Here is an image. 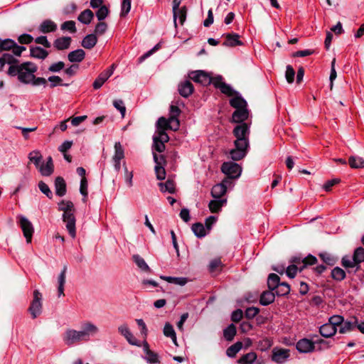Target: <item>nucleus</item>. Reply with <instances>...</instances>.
<instances>
[{
	"instance_id": "nucleus-52",
	"label": "nucleus",
	"mask_w": 364,
	"mask_h": 364,
	"mask_svg": "<svg viewBox=\"0 0 364 364\" xmlns=\"http://www.w3.org/2000/svg\"><path fill=\"white\" fill-rule=\"evenodd\" d=\"M220 90L222 93L229 96H235V95H237V92L235 91L232 87L230 85L226 84L225 82L224 84L221 85V87H220Z\"/></svg>"
},
{
	"instance_id": "nucleus-1",
	"label": "nucleus",
	"mask_w": 364,
	"mask_h": 364,
	"mask_svg": "<svg viewBox=\"0 0 364 364\" xmlns=\"http://www.w3.org/2000/svg\"><path fill=\"white\" fill-rule=\"evenodd\" d=\"M5 64H9L7 74L11 77H17L18 80L25 85L33 86L47 85V80L41 77H36L37 65L32 62L19 63L18 60L10 53H4L0 57V71L3 70Z\"/></svg>"
},
{
	"instance_id": "nucleus-20",
	"label": "nucleus",
	"mask_w": 364,
	"mask_h": 364,
	"mask_svg": "<svg viewBox=\"0 0 364 364\" xmlns=\"http://www.w3.org/2000/svg\"><path fill=\"white\" fill-rule=\"evenodd\" d=\"M71 38L63 36L56 38L53 42L54 47L58 50L68 49L71 43Z\"/></svg>"
},
{
	"instance_id": "nucleus-22",
	"label": "nucleus",
	"mask_w": 364,
	"mask_h": 364,
	"mask_svg": "<svg viewBox=\"0 0 364 364\" xmlns=\"http://www.w3.org/2000/svg\"><path fill=\"white\" fill-rule=\"evenodd\" d=\"M55 193L58 196H63L66 193V183L65 180L58 176L55 178Z\"/></svg>"
},
{
	"instance_id": "nucleus-64",
	"label": "nucleus",
	"mask_w": 364,
	"mask_h": 364,
	"mask_svg": "<svg viewBox=\"0 0 364 364\" xmlns=\"http://www.w3.org/2000/svg\"><path fill=\"white\" fill-rule=\"evenodd\" d=\"M321 259L327 264L333 265L335 263V259L333 257L327 252H323L319 254Z\"/></svg>"
},
{
	"instance_id": "nucleus-38",
	"label": "nucleus",
	"mask_w": 364,
	"mask_h": 364,
	"mask_svg": "<svg viewBox=\"0 0 364 364\" xmlns=\"http://www.w3.org/2000/svg\"><path fill=\"white\" fill-rule=\"evenodd\" d=\"M280 283V278L277 274L272 273L269 275L267 279V286L270 290H274Z\"/></svg>"
},
{
	"instance_id": "nucleus-59",
	"label": "nucleus",
	"mask_w": 364,
	"mask_h": 364,
	"mask_svg": "<svg viewBox=\"0 0 364 364\" xmlns=\"http://www.w3.org/2000/svg\"><path fill=\"white\" fill-rule=\"evenodd\" d=\"M301 266L297 264H291L286 267V274L290 278H294L296 274L297 270H300Z\"/></svg>"
},
{
	"instance_id": "nucleus-37",
	"label": "nucleus",
	"mask_w": 364,
	"mask_h": 364,
	"mask_svg": "<svg viewBox=\"0 0 364 364\" xmlns=\"http://www.w3.org/2000/svg\"><path fill=\"white\" fill-rule=\"evenodd\" d=\"M348 164L352 168H364V160L359 156H350Z\"/></svg>"
},
{
	"instance_id": "nucleus-10",
	"label": "nucleus",
	"mask_w": 364,
	"mask_h": 364,
	"mask_svg": "<svg viewBox=\"0 0 364 364\" xmlns=\"http://www.w3.org/2000/svg\"><path fill=\"white\" fill-rule=\"evenodd\" d=\"M154 159L156 164L155 166L156 178L160 181L164 180L166 178V171L162 166V162H165L164 157L162 155L159 157L156 154H154Z\"/></svg>"
},
{
	"instance_id": "nucleus-34",
	"label": "nucleus",
	"mask_w": 364,
	"mask_h": 364,
	"mask_svg": "<svg viewBox=\"0 0 364 364\" xmlns=\"http://www.w3.org/2000/svg\"><path fill=\"white\" fill-rule=\"evenodd\" d=\"M159 186L163 193H173L175 192V183L173 180L168 179L165 183H159Z\"/></svg>"
},
{
	"instance_id": "nucleus-16",
	"label": "nucleus",
	"mask_w": 364,
	"mask_h": 364,
	"mask_svg": "<svg viewBox=\"0 0 364 364\" xmlns=\"http://www.w3.org/2000/svg\"><path fill=\"white\" fill-rule=\"evenodd\" d=\"M178 90L182 97L187 98L193 92L194 87L189 80H185L178 85Z\"/></svg>"
},
{
	"instance_id": "nucleus-18",
	"label": "nucleus",
	"mask_w": 364,
	"mask_h": 364,
	"mask_svg": "<svg viewBox=\"0 0 364 364\" xmlns=\"http://www.w3.org/2000/svg\"><path fill=\"white\" fill-rule=\"evenodd\" d=\"M225 41L223 42V46L235 47L236 46L242 45V42L240 40V36L237 33H228L225 35Z\"/></svg>"
},
{
	"instance_id": "nucleus-45",
	"label": "nucleus",
	"mask_w": 364,
	"mask_h": 364,
	"mask_svg": "<svg viewBox=\"0 0 364 364\" xmlns=\"http://www.w3.org/2000/svg\"><path fill=\"white\" fill-rule=\"evenodd\" d=\"M186 18V6L181 7L180 9L176 11V16L173 14V21L175 26H177L176 19L178 18L181 24H183Z\"/></svg>"
},
{
	"instance_id": "nucleus-8",
	"label": "nucleus",
	"mask_w": 364,
	"mask_h": 364,
	"mask_svg": "<svg viewBox=\"0 0 364 364\" xmlns=\"http://www.w3.org/2000/svg\"><path fill=\"white\" fill-rule=\"evenodd\" d=\"M18 223L23 231V236L26 237V242L30 243L31 242L32 236L34 232L33 226L31 222L29 221L28 219L23 215L18 216Z\"/></svg>"
},
{
	"instance_id": "nucleus-48",
	"label": "nucleus",
	"mask_w": 364,
	"mask_h": 364,
	"mask_svg": "<svg viewBox=\"0 0 364 364\" xmlns=\"http://www.w3.org/2000/svg\"><path fill=\"white\" fill-rule=\"evenodd\" d=\"M341 264L345 268H353L358 265L353 255L352 258L349 256H344L342 258Z\"/></svg>"
},
{
	"instance_id": "nucleus-50",
	"label": "nucleus",
	"mask_w": 364,
	"mask_h": 364,
	"mask_svg": "<svg viewBox=\"0 0 364 364\" xmlns=\"http://www.w3.org/2000/svg\"><path fill=\"white\" fill-rule=\"evenodd\" d=\"M272 346V341L268 338H264L258 343V348L261 351H265L270 348Z\"/></svg>"
},
{
	"instance_id": "nucleus-43",
	"label": "nucleus",
	"mask_w": 364,
	"mask_h": 364,
	"mask_svg": "<svg viewBox=\"0 0 364 364\" xmlns=\"http://www.w3.org/2000/svg\"><path fill=\"white\" fill-rule=\"evenodd\" d=\"M124 157V149L120 142H116L114 144V154L113 161H121Z\"/></svg>"
},
{
	"instance_id": "nucleus-5",
	"label": "nucleus",
	"mask_w": 364,
	"mask_h": 364,
	"mask_svg": "<svg viewBox=\"0 0 364 364\" xmlns=\"http://www.w3.org/2000/svg\"><path fill=\"white\" fill-rule=\"evenodd\" d=\"M26 48L23 46H18L14 40L10 38L1 39L0 38V53L3 51L11 50L12 53L17 57L21 56L23 51L26 50Z\"/></svg>"
},
{
	"instance_id": "nucleus-19",
	"label": "nucleus",
	"mask_w": 364,
	"mask_h": 364,
	"mask_svg": "<svg viewBox=\"0 0 364 364\" xmlns=\"http://www.w3.org/2000/svg\"><path fill=\"white\" fill-rule=\"evenodd\" d=\"M111 76V70H104L102 72L94 81L92 85L93 88L95 90L100 89Z\"/></svg>"
},
{
	"instance_id": "nucleus-33",
	"label": "nucleus",
	"mask_w": 364,
	"mask_h": 364,
	"mask_svg": "<svg viewBox=\"0 0 364 364\" xmlns=\"http://www.w3.org/2000/svg\"><path fill=\"white\" fill-rule=\"evenodd\" d=\"M160 278L164 281L168 282V283L177 284L179 286H184L188 282V279L186 277L161 276Z\"/></svg>"
},
{
	"instance_id": "nucleus-13",
	"label": "nucleus",
	"mask_w": 364,
	"mask_h": 364,
	"mask_svg": "<svg viewBox=\"0 0 364 364\" xmlns=\"http://www.w3.org/2000/svg\"><path fill=\"white\" fill-rule=\"evenodd\" d=\"M289 356V350L276 349L272 350V360L277 363H283Z\"/></svg>"
},
{
	"instance_id": "nucleus-62",
	"label": "nucleus",
	"mask_w": 364,
	"mask_h": 364,
	"mask_svg": "<svg viewBox=\"0 0 364 364\" xmlns=\"http://www.w3.org/2000/svg\"><path fill=\"white\" fill-rule=\"evenodd\" d=\"M107 28V24L105 22H102V21L99 22L95 28V35L102 36L103 35Z\"/></svg>"
},
{
	"instance_id": "nucleus-35",
	"label": "nucleus",
	"mask_w": 364,
	"mask_h": 364,
	"mask_svg": "<svg viewBox=\"0 0 364 364\" xmlns=\"http://www.w3.org/2000/svg\"><path fill=\"white\" fill-rule=\"evenodd\" d=\"M257 358V354L255 352H250L241 356L237 363L239 364H252Z\"/></svg>"
},
{
	"instance_id": "nucleus-15",
	"label": "nucleus",
	"mask_w": 364,
	"mask_h": 364,
	"mask_svg": "<svg viewBox=\"0 0 364 364\" xmlns=\"http://www.w3.org/2000/svg\"><path fill=\"white\" fill-rule=\"evenodd\" d=\"M296 347L300 353H307L314 350V343L309 339L303 338L297 342Z\"/></svg>"
},
{
	"instance_id": "nucleus-24",
	"label": "nucleus",
	"mask_w": 364,
	"mask_h": 364,
	"mask_svg": "<svg viewBox=\"0 0 364 364\" xmlns=\"http://www.w3.org/2000/svg\"><path fill=\"white\" fill-rule=\"evenodd\" d=\"M226 203L225 198H215L209 202L208 208L211 213H218Z\"/></svg>"
},
{
	"instance_id": "nucleus-41",
	"label": "nucleus",
	"mask_w": 364,
	"mask_h": 364,
	"mask_svg": "<svg viewBox=\"0 0 364 364\" xmlns=\"http://www.w3.org/2000/svg\"><path fill=\"white\" fill-rule=\"evenodd\" d=\"M236 327L234 324H230L227 328H225L223 331L224 338L228 341H231L233 340L235 334H236Z\"/></svg>"
},
{
	"instance_id": "nucleus-29",
	"label": "nucleus",
	"mask_w": 364,
	"mask_h": 364,
	"mask_svg": "<svg viewBox=\"0 0 364 364\" xmlns=\"http://www.w3.org/2000/svg\"><path fill=\"white\" fill-rule=\"evenodd\" d=\"M357 323L358 321L355 318H353V321H343V323L341 324L339 333H346L347 332L354 330L356 328Z\"/></svg>"
},
{
	"instance_id": "nucleus-11",
	"label": "nucleus",
	"mask_w": 364,
	"mask_h": 364,
	"mask_svg": "<svg viewBox=\"0 0 364 364\" xmlns=\"http://www.w3.org/2000/svg\"><path fill=\"white\" fill-rule=\"evenodd\" d=\"M57 29V23L51 19L43 20L38 27V32L43 34L55 32Z\"/></svg>"
},
{
	"instance_id": "nucleus-14",
	"label": "nucleus",
	"mask_w": 364,
	"mask_h": 364,
	"mask_svg": "<svg viewBox=\"0 0 364 364\" xmlns=\"http://www.w3.org/2000/svg\"><path fill=\"white\" fill-rule=\"evenodd\" d=\"M170 122L173 123L172 128L173 129V131H176L179 129L180 127V122L178 119V116L181 113V109L178 108V107L171 105L170 106Z\"/></svg>"
},
{
	"instance_id": "nucleus-61",
	"label": "nucleus",
	"mask_w": 364,
	"mask_h": 364,
	"mask_svg": "<svg viewBox=\"0 0 364 364\" xmlns=\"http://www.w3.org/2000/svg\"><path fill=\"white\" fill-rule=\"evenodd\" d=\"M114 107L120 112L122 117H124L126 113V107L122 100H116L113 102Z\"/></svg>"
},
{
	"instance_id": "nucleus-6",
	"label": "nucleus",
	"mask_w": 364,
	"mask_h": 364,
	"mask_svg": "<svg viewBox=\"0 0 364 364\" xmlns=\"http://www.w3.org/2000/svg\"><path fill=\"white\" fill-rule=\"evenodd\" d=\"M43 296L41 293L38 290H34L33 299L31 302L30 306L28 307V312L30 313L32 318H36L39 316L42 313Z\"/></svg>"
},
{
	"instance_id": "nucleus-26",
	"label": "nucleus",
	"mask_w": 364,
	"mask_h": 364,
	"mask_svg": "<svg viewBox=\"0 0 364 364\" xmlns=\"http://www.w3.org/2000/svg\"><path fill=\"white\" fill-rule=\"evenodd\" d=\"M85 53L82 49H77L70 52L68 58L71 63H80L85 58Z\"/></svg>"
},
{
	"instance_id": "nucleus-40",
	"label": "nucleus",
	"mask_w": 364,
	"mask_h": 364,
	"mask_svg": "<svg viewBox=\"0 0 364 364\" xmlns=\"http://www.w3.org/2000/svg\"><path fill=\"white\" fill-rule=\"evenodd\" d=\"M164 334L165 336L171 338L173 342L177 345L176 343V335L175 331L171 324L166 323L164 327Z\"/></svg>"
},
{
	"instance_id": "nucleus-28",
	"label": "nucleus",
	"mask_w": 364,
	"mask_h": 364,
	"mask_svg": "<svg viewBox=\"0 0 364 364\" xmlns=\"http://www.w3.org/2000/svg\"><path fill=\"white\" fill-rule=\"evenodd\" d=\"M235 96L230 100V105L231 107L238 109H243L247 107V102L240 95H235Z\"/></svg>"
},
{
	"instance_id": "nucleus-36",
	"label": "nucleus",
	"mask_w": 364,
	"mask_h": 364,
	"mask_svg": "<svg viewBox=\"0 0 364 364\" xmlns=\"http://www.w3.org/2000/svg\"><path fill=\"white\" fill-rule=\"evenodd\" d=\"M172 126L173 123L170 122V118H168V119H166L164 117H160L158 119L156 124L157 130H166L168 129L173 130Z\"/></svg>"
},
{
	"instance_id": "nucleus-44",
	"label": "nucleus",
	"mask_w": 364,
	"mask_h": 364,
	"mask_svg": "<svg viewBox=\"0 0 364 364\" xmlns=\"http://www.w3.org/2000/svg\"><path fill=\"white\" fill-rule=\"evenodd\" d=\"M242 343L240 341L235 343V344L230 346L227 350L226 354L230 358H234L236 354L241 350Z\"/></svg>"
},
{
	"instance_id": "nucleus-57",
	"label": "nucleus",
	"mask_w": 364,
	"mask_h": 364,
	"mask_svg": "<svg viewBox=\"0 0 364 364\" xmlns=\"http://www.w3.org/2000/svg\"><path fill=\"white\" fill-rule=\"evenodd\" d=\"M317 262L316 257L309 255L303 258V264L300 267V271H302L306 266L314 264Z\"/></svg>"
},
{
	"instance_id": "nucleus-2",
	"label": "nucleus",
	"mask_w": 364,
	"mask_h": 364,
	"mask_svg": "<svg viewBox=\"0 0 364 364\" xmlns=\"http://www.w3.org/2000/svg\"><path fill=\"white\" fill-rule=\"evenodd\" d=\"M232 133L236 139L234 141L235 149L230 151V157L233 161H239L247 154L250 127L247 123H241L234 128Z\"/></svg>"
},
{
	"instance_id": "nucleus-56",
	"label": "nucleus",
	"mask_w": 364,
	"mask_h": 364,
	"mask_svg": "<svg viewBox=\"0 0 364 364\" xmlns=\"http://www.w3.org/2000/svg\"><path fill=\"white\" fill-rule=\"evenodd\" d=\"M38 188L40 191L43 193H44L48 198L51 199L53 198V193L46 183H44L43 181H40L38 183Z\"/></svg>"
},
{
	"instance_id": "nucleus-31",
	"label": "nucleus",
	"mask_w": 364,
	"mask_h": 364,
	"mask_svg": "<svg viewBox=\"0 0 364 364\" xmlns=\"http://www.w3.org/2000/svg\"><path fill=\"white\" fill-rule=\"evenodd\" d=\"M97 38L95 34H89L87 35L82 41V46L85 48L91 49L97 43Z\"/></svg>"
},
{
	"instance_id": "nucleus-7",
	"label": "nucleus",
	"mask_w": 364,
	"mask_h": 364,
	"mask_svg": "<svg viewBox=\"0 0 364 364\" xmlns=\"http://www.w3.org/2000/svg\"><path fill=\"white\" fill-rule=\"evenodd\" d=\"M221 171L230 178H237L240 176L242 168L237 164L229 161L223 164Z\"/></svg>"
},
{
	"instance_id": "nucleus-25",
	"label": "nucleus",
	"mask_w": 364,
	"mask_h": 364,
	"mask_svg": "<svg viewBox=\"0 0 364 364\" xmlns=\"http://www.w3.org/2000/svg\"><path fill=\"white\" fill-rule=\"evenodd\" d=\"M30 53L33 58L44 60L48 55V52L39 46L31 47Z\"/></svg>"
},
{
	"instance_id": "nucleus-17",
	"label": "nucleus",
	"mask_w": 364,
	"mask_h": 364,
	"mask_svg": "<svg viewBox=\"0 0 364 364\" xmlns=\"http://www.w3.org/2000/svg\"><path fill=\"white\" fill-rule=\"evenodd\" d=\"M249 116L248 110L246 108L235 109L232 115V121L235 123H244Z\"/></svg>"
},
{
	"instance_id": "nucleus-58",
	"label": "nucleus",
	"mask_w": 364,
	"mask_h": 364,
	"mask_svg": "<svg viewBox=\"0 0 364 364\" xmlns=\"http://www.w3.org/2000/svg\"><path fill=\"white\" fill-rule=\"evenodd\" d=\"M145 359L151 364L159 363V355L152 350L146 354Z\"/></svg>"
},
{
	"instance_id": "nucleus-54",
	"label": "nucleus",
	"mask_w": 364,
	"mask_h": 364,
	"mask_svg": "<svg viewBox=\"0 0 364 364\" xmlns=\"http://www.w3.org/2000/svg\"><path fill=\"white\" fill-rule=\"evenodd\" d=\"M131 9V0H122L120 16H126Z\"/></svg>"
},
{
	"instance_id": "nucleus-32",
	"label": "nucleus",
	"mask_w": 364,
	"mask_h": 364,
	"mask_svg": "<svg viewBox=\"0 0 364 364\" xmlns=\"http://www.w3.org/2000/svg\"><path fill=\"white\" fill-rule=\"evenodd\" d=\"M132 259L137 267L143 272H150L151 269L145 260L139 255H134Z\"/></svg>"
},
{
	"instance_id": "nucleus-49",
	"label": "nucleus",
	"mask_w": 364,
	"mask_h": 364,
	"mask_svg": "<svg viewBox=\"0 0 364 364\" xmlns=\"http://www.w3.org/2000/svg\"><path fill=\"white\" fill-rule=\"evenodd\" d=\"M109 13V10L108 7L105 5L101 6L100 8H98V10L96 11V16L97 19L101 21H103Z\"/></svg>"
},
{
	"instance_id": "nucleus-39",
	"label": "nucleus",
	"mask_w": 364,
	"mask_h": 364,
	"mask_svg": "<svg viewBox=\"0 0 364 364\" xmlns=\"http://www.w3.org/2000/svg\"><path fill=\"white\" fill-rule=\"evenodd\" d=\"M192 231L198 237H203L206 235V231L203 225L200 223H196L192 225Z\"/></svg>"
},
{
	"instance_id": "nucleus-9",
	"label": "nucleus",
	"mask_w": 364,
	"mask_h": 364,
	"mask_svg": "<svg viewBox=\"0 0 364 364\" xmlns=\"http://www.w3.org/2000/svg\"><path fill=\"white\" fill-rule=\"evenodd\" d=\"M189 77L197 83L202 85H208L210 84L211 77L203 70L193 71L189 74Z\"/></svg>"
},
{
	"instance_id": "nucleus-23",
	"label": "nucleus",
	"mask_w": 364,
	"mask_h": 364,
	"mask_svg": "<svg viewBox=\"0 0 364 364\" xmlns=\"http://www.w3.org/2000/svg\"><path fill=\"white\" fill-rule=\"evenodd\" d=\"M336 328L329 323L322 325L319 328L321 335L325 338H330L336 333Z\"/></svg>"
},
{
	"instance_id": "nucleus-46",
	"label": "nucleus",
	"mask_w": 364,
	"mask_h": 364,
	"mask_svg": "<svg viewBox=\"0 0 364 364\" xmlns=\"http://www.w3.org/2000/svg\"><path fill=\"white\" fill-rule=\"evenodd\" d=\"M331 277L334 280L341 282L346 278V272L338 267H334L331 271Z\"/></svg>"
},
{
	"instance_id": "nucleus-53",
	"label": "nucleus",
	"mask_w": 364,
	"mask_h": 364,
	"mask_svg": "<svg viewBox=\"0 0 364 364\" xmlns=\"http://www.w3.org/2000/svg\"><path fill=\"white\" fill-rule=\"evenodd\" d=\"M353 256L355 259L358 264H360L364 262V248L362 247H359L356 248L354 251Z\"/></svg>"
},
{
	"instance_id": "nucleus-4",
	"label": "nucleus",
	"mask_w": 364,
	"mask_h": 364,
	"mask_svg": "<svg viewBox=\"0 0 364 364\" xmlns=\"http://www.w3.org/2000/svg\"><path fill=\"white\" fill-rule=\"evenodd\" d=\"M59 210L63 211V220L65 223L69 235L75 238L76 236L75 217L74 215V205L70 200H62L58 204Z\"/></svg>"
},
{
	"instance_id": "nucleus-27",
	"label": "nucleus",
	"mask_w": 364,
	"mask_h": 364,
	"mask_svg": "<svg viewBox=\"0 0 364 364\" xmlns=\"http://www.w3.org/2000/svg\"><path fill=\"white\" fill-rule=\"evenodd\" d=\"M275 299V293L271 291H264L261 296L259 299V303L262 306H267L272 304Z\"/></svg>"
},
{
	"instance_id": "nucleus-60",
	"label": "nucleus",
	"mask_w": 364,
	"mask_h": 364,
	"mask_svg": "<svg viewBox=\"0 0 364 364\" xmlns=\"http://www.w3.org/2000/svg\"><path fill=\"white\" fill-rule=\"evenodd\" d=\"M259 312V309L257 307H249L245 310V316L247 319L255 318Z\"/></svg>"
},
{
	"instance_id": "nucleus-3",
	"label": "nucleus",
	"mask_w": 364,
	"mask_h": 364,
	"mask_svg": "<svg viewBox=\"0 0 364 364\" xmlns=\"http://www.w3.org/2000/svg\"><path fill=\"white\" fill-rule=\"evenodd\" d=\"M98 331L97 326L90 322H85L82 325V328L80 331L73 328L67 329L63 334V340L65 345L72 346L83 341H90V337L94 336Z\"/></svg>"
},
{
	"instance_id": "nucleus-51",
	"label": "nucleus",
	"mask_w": 364,
	"mask_h": 364,
	"mask_svg": "<svg viewBox=\"0 0 364 364\" xmlns=\"http://www.w3.org/2000/svg\"><path fill=\"white\" fill-rule=\"evenodd\" d=\"M165 131L166 130H156V134L153 136V139H157V141L164 143L168 141L169 136Z\"/></svg>"
},
{
	"instance_id": "nucleus-30",
	"label": "nucleus",
	"mask_w": 364,
	"mask_h": 364,
	"mask_svg": "<svg viewBox=\"0 0 364 364\" xmlns=\"http://www.w3.org/2000/svg\"><path fill=\"white\" fill-rule=\"evenodd\" d=\"M94 14L90 9H85L78 16V21L84 24H89L93 19Z\"/></svg>"
},
{
	"instance_id": "nucleus-21",
	"label": "nucleus",
	"mask_w": 364,
	"mask_h": 364,
	"mask_svg": "<svg viewBox=\"0 0 364 364\" xmlns=\"http://www.w3.org/2000/svg\"><path fill=\"white\" fill-rule=\"evenodd\" d=\"M42 176H49L53 172V163L51 156H48L46 164L40 165L38 168Z\"/></svg>"
},
{
	"instance_id": "nucleus-47",
	"label": "nucleus",
	"mask_w": 364,
	"mask_h": 364,
	"mask_svg": "<svg viewBox=\"0 0 364 364\" xmlns=\"http://www.w3.org/2000/svg\"><path fill=\"white\" fill-rule=\"evenodd\" d=\"M28 159L35 164L36 167L38 168L43 157L38 151H33L28 154Z\"/></svg>"
},
{
	"instance_id": "nucleus-42",
	"label": "nucleus",
	"mask_w": 364,
	"mask_h": 364,
	"mask_svg": "<svg viewBox=\"0 0 364 364\" xmlns=\"http://www.w3.org/2000/svg\"><path fill=\"white\" fill-rule=\"evenodd\" d=\"M274 290L277 296H286L290 291V286L287 282H281Z\"/></svg>"
},
{
	"instance_id": "nucleus-12",
	"label": "nucleus",
	"mask_w": 364,
	"mask_h": 364,
	"mask_svg": "<svg viewBox=\"0 0 364 364\" xmlns=\"http://www.w3.org/2000/svg\"><path fill=\"white\" fill-rule=\"evenodd\" d=\"M229 180H223L220 183H218L212 188L211 196L214 198H221L227 191V184L229 183Z\"/></svg>"
},
{
	"instance_id": "nucleus-63",
	"label": "nucleus",
	"mask_w": 364,
	"mask_h": 364,
	"mask_svg": "<svg viewBox=\"0 0 364 364\" xmlns=\"http://www.w3.org/2000/svg\"><path fill=\"white\" fill-rule=\"evenodd\" d=\"M33 41V37L27 33L20 35L18 38V41L21 44H30Z\"/></svg>"
},
{
	"instance_id": "nucleus-55",
	"label": "nucleus",
	"mask_w": 364,
	"mask_h": 364,
	"mask_svg": "<svg viewBox=\"0 0 364 364\" xmlns=\"http://www.w3.org/2000/svg\"><path fill=\"white\" fill-rule=\"evenodd\" d=\"M61 30L63 31H68L70 33L76 32L75 23L73 21H67L61 24L60 26Z\"/></svg>"
}]
</instances>
